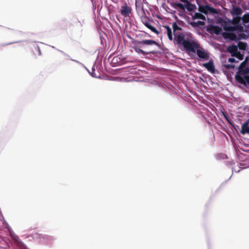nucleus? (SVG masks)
I'll list each match as a JSON object with an SVG mask.
<instances>
[{"mask_svg": "<svg viewBox=\"0 0 249 249\" xmlns=\"http://www.w3.org/2000/svg\"><path fill=\"white\" fill-rule=\"evenodd\" d=\"M175 41L177 45H182L187 52L196 53L199 58L203 60L209 59V53L201 47L198 41L191 34L178 33L175 37Z\"/></svg>", "mask_w": 249, "mask_h": 249, "instance_id": "nucleus-1", "label": "nucleus"}, {"mask_svg": "<svg viewBox=\"0 0 249 249\" xmlns=\"http://www.w3.org/2000/svg\"><path fill=\"white\" fill-rule=\"evenodd\" d=\"M244 26L245 28L249 27V13L244 14L241 18H238L237 21L232 25H224V29L228 35V36L231 39H240L241 37H237L236 34L238 36L243 34Z\"/></svg>", "mask_w": 249, "mask_h": 249, "instance_id": "nucleus-2", "label": "nucleus"}, {"mask_svg": "<svg viewBox=\"0 0 249 249\" xmlns=\"http://www.w3.org/2000/svg\"><path fill=\"white\" fill-rule=\"evenodd\" d=\"M249 56H247L238 68L235 75L236 81L246 88H249Z\"/></svg>", "mask_w": 249, "mask_h": 249, "instance_id": "nucleus-3", "label": "nucleus"}, {"mask_svg": "<svg viewBox=\"0 0 249 249\" xmlns=\"http://www.w3.org/2000/svg\"><path fill=\"white\" fill-rule=\"evenodd\" d=\"M5 228L8 231L9 235L14 241L17 246L20 249H28L25 244L19 238L18 236L15 234L11 227L7 223H5Z\"/></svg>", "mask_w": 249, "mask_h": 249, "instance_id": "nucleus-4", "label": "nucleus"}, {"mask_svg": "<svg viewBox=\"0 0 249 249\" xmlns=\"http://www.w3.org/2000/svg\"><path fill=\"white\" fill-rule=\"evenodd\" d=\"M228 51L231 54L233 57H235L238 60L243 59V53L239 52L237 45H233L228 47Z\"/></svg>", "mask_w": 249, "mask_h": 249, "instance_id": "nucleus-5", "label": "nucleus"}, {"mask_svg": "<svg viewBox=\"0 0 249 249\" xmlns=\"http://www.w3.org/2000/svg\"><path fill=\"white\" fill-rule=\"evenodd\" d=\"M34 239L42 243H48L53 239V237L50 235L35 233L33 235Z\"/></svg>", "mask_w": 249, "mask_h": 249, "instance_id": "nucleus-6", "label": "nucleus"}, {"mask_svg": "<svg viewBox=\"0 0 249 249\" xmlns=\"http://www.w3.org/2000/svg\"><path fill=\"white\" fill-rule=\"evenodd\" d=\"M243 11L241 8L237 6H233L231 14L234 17L233 21L234 23L237 21V18H240V15H241Z\"/></svg>", "mask_w": 249, "mask_h": 249, "instance_id": "nucleus-7", "label": "nucleus"}, {"mask_svg": "<svg viewBox=\"0 0 249 249\" xmlns=\"http://www.w3.org/2000/svg\"><path fill=\"white\" fill-rule=\"evenodd\" d=\"M175 5L178 8L184 10L186 8L188 11H193L195 8V5L191 4V3L189 1L187 3V4H182L180 2H176Z\"/></svg>", "mask_w": 249, "mask_h": 249, "instance_id": "nucleus-8", "label": "nucleus"}, {"mask_svg": "<svg viewBox=\"0 0 249 249\" xmlns=\"http://www.w3.org/2000/svg\"><path fill=\"white\" fill-rule=\"evenodd\" d=\"M140 47L142 48H145L144 45L152 47L153 45L159 46V44L155 40L151 39H143L139 42Z\"/></svg>", "mask_w": 249, "mask_h": 249, "instance_id": "nucleus-9", "label": "nucleus"}, {"mask_svg": "<svg viewBox=\"0 0 249 249\" xmlns=\"http://www.w3.org/2000/svg\"><path fill=\"white\" fill-rule=\"evenodd\" d=\"M207 31L211 34L219 35L222 32V29L217 26L210 25L207 27Z\"/></svg>", "mask_w": 249, "mask_h": 249, "instance_id": "nucleus-10", "label": "nucleus"}, {"mask_svg": "<svg viewBox=\"0 0 249 249\" xmlns=\"http://www.w3.org/2000/svg\"><path fill=\"white\" fill-rule=\"evenodd\" d=\"M131 8L127 5L126 3H125L121 9V14L124 17H128L129 14L131 13Z\"/></svg>", "mask_w": 249, "mask_h": 249, "instance_id": "nucleus-11", "label": "nucleus"}, {"mask_svg": "<svg viewBox=\"0 0 249 249\" xmlns=\"http://www.w3.org/2000/svg\"><path fill=\"white\" fill-rule=\"evenodd\" d=\"M202 66L205 67L208 71L214 74L215 73L216 71L213 64V62L212 59L207 63H203Z\"/></svg>", "mask_w": 249, "mask_h": 249, "instance_id": "nucleus-12", "label": "nucleus"}, {"mask_svg": "<svg viewBox=\"0 0 249 249\" xmlns=\"http://www.w3.org/2000/svg\"><path fill=\"white\" fill-rule=\"evenodd\" d=\"M201 12L205 14L209 13L211 14H216L217 13V11L214 8L211 7L208 5H205L202 7Z\"/></svg>", "mask_w": 249, "mask_h": 249, "instance_id": "nucleus-13", "label": "nucleus"}, {"mask_svg": "<svg viewBox=\"0 0 249 249\" xmlns=\"http://www.w3.org/2000/svg\"><path fill=\"white\" fill-rule=\"evenodd\" d=\"M249 119H248L245 123H244L241 126V129L240 132L244 135L246 134H249Z\"/></svg>", "mask_w": 249, "mask_h": 249, "instance_id": "nucleus-14", "label": "nucleus"}, {"mask_svg": "<svg viewBox=\"0 0 249 249\" xmlns=\"http://www.w3.org/2000/svg\"><path fill=\"white\" fill-rule=\"evenodd\" d=\"M143 23L147 28L149 29L153 32L156 33L157 35H158L159 34V32L156 29V28H155L154 26H153L148 22H147V21H143Z\"/></svg>", "mask_w": 249, "mask_h": 249, "instance_id": "nucleus-15", "label": "nucleus"}, {"mask_svg": "<svg viewBox=\"0 0 249 249\" xmlns=\"http://www.w3.org/2000/svg\"><path fill=\"white\" fill-rule=\"evenodd\" d=\"M237 45L239 50L241 51H245L248 48V43L242 41H239Z\"/></svg>", "mask_w": 249, "mask_h": 249, "instance_id": "nucleus-16", "label": "nucleus"}, {"mask_svg": "<svg viewBox=\"0 0 249 249\" xmlns=\"http://www.w3.org/2000/svg\"><path fill=\"white\" fill-rule=\"evenodd\" d=\"M135 51L138 53H142L143 55H145L146 54H149L150 53H154V51H144L142 49H141L140 48H137V47H136L135 48Z\"/></svg>", "mask_w": 249, "mask_h": 249, "instance_id": "nucleus-17", "label": "nucleus"}, {"mask_svg": "<svg viewBox=\"0 0 249 249\" xmlns=\"http://www.w3.org/2000/svg\"><path fill=\"white\" fill-rule=\"evenodd\" d=\"M166 29L167 35L170 40H173L172 32L170 27L168 26H164Z\"/></svg>", "mask_w": 249, "mask_h": 249, "instance_id": "nucleus-18", "label": "nucleus"}, {"mask_svg": "<svg viewBox=\"0 0 249 249\" xmlns=\"http://www.w3.org/2000/svg\"><path fill=\"white\" fill-rule=\"evenodd\" d=\"M204 25V22L202 21H197L196 22H194L192 25L194 27H198L200 26H203Z\"/></svg>", "mask_w": 249, "mask_h": 249, "instance_id": "nucleus-19", "label": "nucleus"}, {"mask_svg": "<svg viewBox=\"0 0 249 249\" xmlns=\"http://www.w3.org/2000/svg\"><path fill=\"white\" fill-rule=\"evenodd\" d=\"M172 28L174 32L177 30H181V28L178 25L176 22L173 23Z\"/></svg>", "mask_w": 249, "mask_h": 249, "instance_id": "nucleus-20", "label": "nucleus"}, {"mask_svg": "<svg viewBox=\"0 0 249 249\" xmlns=\"http://www.w3.org/2000/svg\"><path fill=\"white\" fill-rule=\"evenodd\" d=\"M221 114L222 116L224 117V118L228 122V123H229L230 124H232V122L230 121V120L229 119L228 117L224 112L221 111Z\"/></svg>", "mask_w": 249, "mask_h": 249, "instance_id": "nucleus-21", "label": "nucleus"}, {"mask_svg": "<svg viewBox=\"0 0 249 249\" xmlns=\"http://www.w3.org/2000/svg\"><path fill=\"white\" fill-rule=\"evenodd\" d=\"M239 60L238 59L236 60L235 58L233 57L229 58L228 60L229 62L231 63L238 62Z\"/></svg>", "mask_w": 249, "mask_h": 249, "instance_id": "nucleus-22", "label": "nucleus"}, {"mask_svg": "<svg viewBox=\"0 0 249 249\" xmlns=\"http://www.w3.org/2000/svg\"><path fill=\"white\" fill-rule=\"evenodd\" d=\"M87 70L88 71V72H89V73L90 74V75H91L92 77H96V78L98 77V76H97L96 75V74H95V72L93 71H95V69H93V68H92V72H90V71H89L88 69H87Z\"/></svg>", "mask_w": 249, "mask_h": 249, "instance_id": "nucleus-23", "label": "nucleus"}, {"mask_svg": "<svg viewBox=\"0 0 249 249\" xmlns=\"http://www.w3.org/2000/svg\"><path fill=\"white\" fill-rule=\"evenodd\" d=\"M194 18H200V19H203V18H204V16L203 15H201L199 14H195V16H194Z\"/></svg>", "mask_w": 249, "mask_h": 249, "instance_id": "nucleus-24", "label": "nucleus"}, {"mask_svg": "<svg viewBox=\"0 0 249 249\" xmlns=\"http://www.w3.org/2000/svg\"><path fill=\"white\" fill-rule=\"evenodd\" d=\"M225 67L227 69H233L234 68V65L233 64H226Z\"/></svg>", "mask_w": 249, "mask_h": 249, "instance_id": "nucleus-25", "label": "nucleus"}, {"mask_svg": "<svg viewBox=\"0 0 249 249\" xmlns=\"http://www.w3.org/2000/svg\"><path fill=\"white\" fill-rule=\"evenodd\" d=\"M71 60L74 61V62H75L76 63L81 65V66H82L84 68H85L86 70H87V68L86 67V66L82 63H81V62H80L79 61H77V60H74V59H71Z\"/></svg>", "mask_w": 249, "mask_h": 249, "instance_id": "nucleus-26", "label": "nucleus"}, {"mask_svg": "<svg viewBox=\"0 0 249 249\" xmlns=\"http://www.w3.org/2000/svg\"><path fill=\"white\" fill-rule=\"evenodd\" d=\"M58 50L59 52H61V53L63 54V55H64L65 56H67L68 58H69V59H71V58H70V55H69L68 54L65 53H64L63 52H62V51H60V50Z\"/></svg>", "mask_w": 249, "mask_h": 249, "instance_id": "nucleus-27", "label": "nucleus"}, {"mask_svg": "<svg viewBox=\"0 0 249 249\" xmlns=\"http://www.w3.org/2000/svg\"><path fill=\"white\" fill-rule=\"evenodd\" d=\"M180 1L184 2V4H187V3L189 2V1L188 0H180Z\"/></svg>", "mask_w": 249, "mask_h": 249, "instance_id": "nucleus-28", "label": "nucleus"}, {"mask_svg": "<svg viewBox=\"0 0 249 249\" xmlns=\"http://www.w3.org/2000/svg\"><path fill=\"white\" fill-rule=\"evenodd\" d=\"M232 171H235V172L238 173V172H239L240 170L239 169V170H237L236 169L235 167H234V168H232Z\"/></svg>", "mask_w": 249, "mask_h": 249, "instance_id": "nucleus-29", "label": "nucleus"}]
</instances>
